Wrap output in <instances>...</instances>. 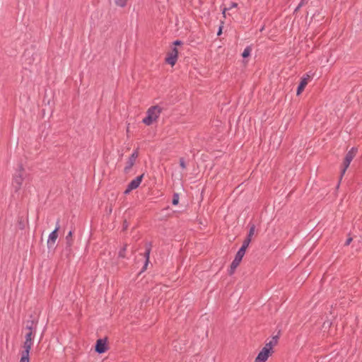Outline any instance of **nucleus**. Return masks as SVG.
Instances as JSON below:
<instances>
[{"mask_svg":"<svg viewBox=\"0 0 362 362\" xmlns=\"http://www.w3.org/2000/svg\"><path fill=\"white\" fill-rule=\"evenodd\" d=\"M237 6H238L237 3L232 2V3H230V6L228 8H229V10H230L231 8H236Z\"/></svg>","mask_w":362,"mask_h":362,"instance_id":"28","label":"nucleus"},{"mask_svg":"<svg viewBox=\"0 0 362 362\" xmlns=\"http://www.w3.org/2000/svg\"><path fill=\"white\" fill-rule=\"evenodd\" d=\"M72 235L73 232L70 230L66 236V240L69 246H71L72 245Z\"/></svg>","mask_w":362,"mask_h":362,"instance_id":"15","label":"nucleus"},{"mask_svg":"<svg viewBox=\"0 0 362 362\" xmlns=\"http://www.w3.org/2000/svg\"><path fill=\"white\" fill-rule=\"evenodd\" d=\"M127 0H115V4L118 6L124 7L127 5Z\"/></svg>","mask_w":362,"mask_h":362,"instance_id":"19","label":"nucleus"},{"mask_svg":"<svg viewBox=\"0 0 362 362\" xmlns=\"http://www.w3.org/2000/svg\"><path fill=\"white\" fill-rule=\"evenodd\" d=\"M33 326L37 327V322H35L34 320H31V321L28 322L26 325V327H33Z\"/></svg>","mask_w":362,"mask_h":362,"instance_id":"26","label":"nucleus"},{"mask_svg":"<svg viewBox=\"0 0 362 362\" xmlns=\"http://www.w3.org/2000/svg\"><path fill=\"white\" fill-rule=\"evenodd\" d=\"M351 241H352V238H349L345 242V245H349Z\"/></svg>","mask_w":362,"mask_h":362,"instance_id":"31","label":"nucleus"},{"mask_svg":"<svg viewBox=\"0 0 362 362\" xmlns=\"http://www.w3.org/2000/svg\"><path fill=\"white\" fill-rule=\"evenodd\" d=\"M272 354H269L267 350L262 349L259 353L257 354V357L255 359L254 362H266L269 356Z\"/></svg>","mask_w":362,"mask_h":362,"instance_id":"10","label":"nucleus"},{"mask_svg":"<svg viewBox=\"0 0 362 362\" xmlns=\"http://www.w3.org/2000/svg\"><path fill=\"white\" fill-rule=\"evenodd\" d=\"M251 242V239L250 238H246L245 240L243 243V245L239 249V250H242V252L245 253V250L249 246L250 243Z\"/></svg>","mask_w":362,"mask_h":362,"instance_id":"14","label":"nucleus"},{"mask_svg":"<svg viewBox=\"0 0 362 362\" xmlns=\"http://www.w3.org/2000/svg\"><path fill=\"white\" fill-rule=\"evenodd\" d=\"M59 228H60L59 220H57L55 229L52 233H50V234L49 235V237L47 239L48 247H51L54 245V243L58 238L57 232L59 230Z\"/></svg>","mask_w":362,"mask_h":362,"instance_id":"5","label":"nucleus"},{"mask_svg":"<svg viewBox=\"0 0 362 362\" xmlns=\"http://www.w3.org/2000/svg\"><path fill=\"white\" fill-rule=\"evenodd\" d=\"M145 247H146V251L144 252V257H145L146 260H145L144 266L143 267V271L146 269V267L149 263V257H150V253L151 251L152 245L151 243H147L146 244Z\"/></svg>","mask_w":362,"mask_h":362,"instance_id":"11","label":"nucleus"},{"mask_svg":"<svg viewBox=\"0 0 362 362\" xmlns=\"http://www.w3.org/2000/svg\"><path fill=\"white\" fill-rule=\"evenodd\" d=\"M223 22H221V25H220L219 28H218V33H217V35H221V33H222V29H223Z\"/></svg>","mask_w":362,"mask_h":362,"instance_id":"27","label":"nucleus"},{"mask_svg":"<svg viewBox=\"0 0 362 362\" xmlns=\"http://www.w3.org/2000/svg\"><path fill=\"white\" fill-rule=\"evenodd\" d=\"M138 156H139V153H138V151L137 150H135L132 153V155L130 156V157L129 158L127 162V165L126 166L124 167V172L127 173H129V170L132 169V168L134 166L135 162H136V158H138Z\"/></svg>","mask_w":362,"mask_h":362,"instance_id":"7","label":"nucleus"},{"mask_svg":"<svg viewBox=\"0 0 362 362\" xmlns=\"http://www.w3.org/2000/svg\"><path fill=\"white\" fill-rule=\"evenodd\" d=\"M262 349L267 350V351L271 354L273 353V348L272 347L269 342L266 343L265 346L262 348Z\"/></svg>","mask_w":362,"mask_h":362,"instance_id":"21","label":"nucleus"},{"mask_svg":"<svg viewBox=\"0 0 362 362\" xmlns=\"http://www.w3.org/2000/svg\"><path fill=\"white\" fill-rule=\"evenodd\" d=\"M228 10H229V8H223L222 9V14H223V16L224 18H226V11H228Z\"/></svg>","mask_w":362,"mask_h":362,"instance_id":"29","label":"nucleus"},{"mask_svg":"<svg viewBox=\"0 0 362 362\" xmlns=\"http://www.w3.org/2000/svg\"><path fill=\"white\" fill-rule=\"evenodd\" d=\"M182 42L180 40H175L174 42V45H182Z\"/></svg>","mask_w":362,"mask_h":362,"instance_id":"32","label":"nucleus"},{"mask_svg":"<svg viewBox=\"0 0 362 362\" xmlns=\"http://www.w3.org/2000/svg\"><path fill=\"white\" fill-rule=\"evenodd\" d=\"M255 231V225H252L250 228V230H249V232H248L247 238H250V239H252V237L254 235Z\"/></svg>","mask_w":362,"mask_h":362,"instance_id":"20","label":"nucleus"},{"mask_svg":"<svg viewBox=\"0 0 362 362\" xmlns=\"http://www.w3.org/2000/svg\"><path fill=\"white\" fill-rule=\"evenodd\" d=\"M131 191H132V189L131 188H129V187L127 185V187L125 189V191L124 192V194H128Z\"/></svg>","mask_w":362,"mask_h":362,"instance_id":"30","label":"nucleus"},{"mask_svg":"<svg viewBox=\"0 0 362 362\" xmlns=\"http://www.w3.org/2000/svg\"><path fill=\"white\" fill-rule=\"evenodd\" d=\"M245 254V253L242 252V250H238L237 252L235 257L230 264V274H233L234 270L238 267Z\"/></svg>","mask_w":362,"mask_h":362,"instance_id":"6","label":"nucleus"},{"mask_svg":"<svg viewBox=\"0 0 362 362\" xmlns=\"http://www.w3.org/2000/svg\"><path fill=\"white\" fill-rule=\"evenodd\" d=\"M305 4V0H301L298 4V6L295 8L294 13H296L303 5Z\"/></svg>","mask_w":362,"mask_h":362,"instance_id":"24","label":"nucleus"},{"mask_svg":"<svg viewBox=\"0 0 362 362\" xmlns=\"http://www.w3.org/2000/svg\"><path fill=\"white\" fill-rule=\"evenodd\" d=\"M25 173L24 167L20 163L15 170L11 182V185L16 192H18L21 189L25 180Z\"/></svg>","mask_w":362,"mask_h":362,"instance_id":"1","label":"nucleus"},{"mask_svg":"<svg viewBox=\"0 0 362 362\" xmlns=\"http://www.w3.org/2000/svg\"><path fill=\"white\" fill-rule=\"evenodd\" d=\"M144 177V174L137 176L136 178L132 180L129 184L128 186L129 188H131L132 190L138 188L142 181V179Z\"/></svg>","mask_w":362,"mask_h":362,"instance_id":"12","label":"nucleus"},{"mask_svg":"<svg viewBox=\"0 0 362 362\" xmlns=\"http://www.w3.org/2000/svg\"><path fill=\"white\" fill-rule=\"evenodd\" d=\"M178 202H179V196H178V194L175 193L173 195L172 204L173 205H177L178 204Z\"/></svg>","mask_w":362,"mask_h":362,"instance_id":"23","label":"nucleus"},{"mask_svg":"<svg viewBox=\"0 0 362 362\" xmlns=\"http://www.w3.org/2000/svg\"><path fill=\"white\" fill-rule=\"evenodd\" d=\"M25 329H26L27 332H31L33 335H35L36 330H37V327L36 326L26 327Z\"/></svg>","mask_w":362,"mask_h":362,"instance_id":"22","label":"nucleus"},{"mask_svg":"<svg viewBox=\"0 0 362 362\" xmlns=\"http://www.w3.org/2000/svg\"><path fill=\"white\" fill-rule=\"evenodd\" d=\"M355 154H356V150L354 149V148H352L346 154V156L344 158V163H343V165H344V168L343 169L341 170V175H340V178H339V181H341V180L342 179V177L344 176V175L346 173V170H347V168H349L351 160H353V158H354L355 156ZM339 183H338L337 185V187H339Z\"/></svg>","mask_w":362,"mask_h":362,"instance_id":"4","label":"nucleus"},{"mask_svg":"<svg viewBox=\"0 0 362 362\" xmlns=\"http://www.w3.org/2000/svg\"><path fill=\"white\" fill-rule=\"evenodd\" d=\"M126 250H127V245H124L119 252V257H122V258H124L125 257V255H126Z\"/></svg>","mask_w":362,"mask_h":362,"instance_id":"18","label":"nucleus"},{"mask_svg":"<svg viewBox=\"0 0 362 362\" xmlns=\"http://www.w3.org/2000/svg\"><path fill=\"white\" fill-rule=\"evenodd\" d=\"M278 339H279V337L278 336H274L272 339L268 341L269 343V344L272 346V347L273 348L274 346H275L277 343H278Z\"/></svg>","mask_w":362,"mask_h":362,"instance_id":"16","label":"nucleus"},{"mask_svg":"<svg viewBox=\"0 0 362 362\" xmlns=\"http://www.w3.org/2000/svg\"><path fill=\"white\" fill-rule=\"evenodd\" d=\"M309 76L307 75L306 76H303L300 82V84L298 86L296 94L298 95H300L303 90H304L305 87L308 84V82Z\"/></svg>","mask_w":362,"mask_h":362,"instance_id":"13","label":"nucleus"},{"mask_svg":"<svg viewBox=\"0 0 362 362\" xmlns=\"http://www.w3.org/2000/svg\"><path fill=\"white\" fill-rule=\"evenodd\" d=\"M250 52L251 48L250 47H247L242 53L243 57H247L250 54Z\"/></svg>","mask_w":362,"mask_h":362,"instance_id":"17","label":"nucleus"},{"mask_svg":"<svg viewBox=\"0 0 362 362\" xmlns=\"http://www.w3.org/2000/svg\"><path fill=\"white\" fill-rule=\"evenodd\" d=\"M107 350V339H99L95 344V351L98 354H103Z\"/></svg>","mask_w":362,"mask_h":362,"instance_id":"8","label":"nucleus"},{"mask_svg":"<svg viewBox=\"0 0 362 362\" xmlns=\"http://www.w3.org/2000/svg\"><path fill=\"white\" fill-rule=\"evenodd\" d=\"M162 110V107L159 105L150 107L147 110L146 116L143 119L142 122L147 126L151 125L158 119Z\"/></svg>","mask_w":362,"mask_h":362,"instance_id":"3","label":"nucleus"},{"mask_svg":"<svg viewBox=\"0 0 362 362\" xmlns=\"http://www.w3.org/2000/svg\"><path fill=\"white\" fill-rule=\"evenodd\" d=\"M177 57L178 50L176 47H174L172 49L171 52L166 57L165 61L168 64H170L171 66H174L177 62Z\"/></svg>","mask_w":362,"mask_h":362,"instance_id":"9","label":"nucleus"},{"mask_svg":"<svg viewBox=\"0 0 362 362\" xmlns=\"http://www.w3.org/2000/svg\"><path fill=\"white\" fill-rule=\"evenodd\" d=\"M180 165L182 169L186 168V163H185V159L183 158H181L180 159Z\"/></svg>","mask_w":362,"mask_h":362,"instance_id":"25","label":"nucleus"},{"mask_svg":"<svg viewBox=\"0 0 362 362\" xmlns=\"http://www.w3.org/2000/svg\"><path fill=\"white\" fill-rule=\"evenodd\" d=\"M35 335L31 332H27L25 335V341L23 345V351L21 352L20 362H30L29 354L33 345Z\"/></svg>","mask_w":362,"mask_h":362,"instance_id":"2","label":"nucleus"}]
</instances>
